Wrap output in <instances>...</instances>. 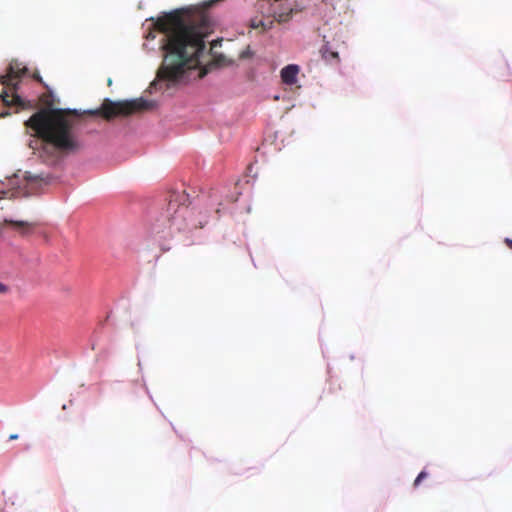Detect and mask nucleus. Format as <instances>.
<instances>
[{"mask_svg": "<svg viewBox=\"0 0 512 512\" xmlns=\"http://www.w3.org/2000/svg\"><path fill=\"white\" fill-rule=\"evenodd\" d=\"M157 31L164 34L162 48L165 56L157 77L175 82L182 77L185 69L196 68L204 55V38L213 31L209 15L201 10L177 9L157 18Z\"/></svg>", "mask_w": 512, "mask_h": 512, "instance_id": "obj_1", "label": "nucleus"}, {"mask_svg": "<svg viewBox=\"0 0 512 512\" xmlns=\"http://www.w3.org/2000/svg\"><path fill=\"white\" fill-rule=\"evenodd\" d=\"M45 104L28 120L25 126L31 135L41 141L39 157L47 164H56L63 156L76 154L83 148V143L76 131L75 116L77 110L53 108L52 104L41 99Z\"/></svg>", "mask_w": 512, "mask_h": 512, "instance_id": "obj_2", "label": "nucleus"}, {"mask_svg": "<svg viewBox=\"0 0 512 512\" xmlns=\"http://www.w3.org/2000/svg\"><path fill=\"white\" fill-rule=\"evenodd\" d=\"M187 200L188 195L184 191L173 192L170 195L165 217L171 237L188 234L204 225L202 217H199L200 213L190 208L186 204Z\"/></svg>", "mask_w": 512, "mask_h": 512, "instance_id": "obj_3", "label": "nucleus"}, {"mask_svg": "<svg viewBox=\"0 0 512 512\" xmlns=\"http://www.w3.org/2000/svg\"><path fill=\"white\" fill-rule=\"evenodd\" d=\"M152 106V102L143 98L123 101L105 99L99 109L89 110L86 113L89 115H100L106 120H111L117 116H129L147 111L151 109Z\"/></svg>", "mask_w": 512, "mask_h": 512, "instance_id": "obj_4", "label": "nucleus"}, {"mask_svg": "<svg viewBox=\"0 0 512 512\" xmlns=\"http://www.w3.org/2000/svg\"><path fill=\"white\" fill-rule=\"evenodd\" d=\"M27 68L21 67L19 63L12 62L9 64L7 72L4 75L0 76V82L4 87L12 88V94H9L7 91H3L1 95L3 102L10 106L16 105L20 107H24V101L20 98V96L16 93L17 85L22 79V77L26 74Z\"/></svg>", "mask_w": 512, "mask_h": 512, "instance_id": "obj_5", "label": "nucleus"}, {"mask_svg": "<svg viewBox=\"0 0 512 512\" xmlns=\"http://www.w3.org/2000/svg\"><path fill=\"white\" fill-rule=\"evenodd\" d=\"M299 70V66L295 64L285 66L281 70L282 82L287 85H294L297 82V75L299 73Z\"/></svg>", "mask_w": 512, "mask_h": 512, "instance_id": "obj_6", "label": "nucleus"}, {"mask_svg": "<svg viewBox=\"0 0 512 512\" xmlns=\"http://www.w3.org/2000/svg\"><path fill=\"white\" fill-rule=\"evenodd\" d=\"M4 222L13 226L16 230H18L22 235H28L32 232L34 227L36 226L35 222L29 221H14L11 219H5Z\"/></svg>", "mask_w": 512, "mask_h": 512, "instance_id": "obj_7", "label": "nucleus"}, {"mask_svg": "<svg viewBox=\"0 0 512 512\" xmlns=\"http://www.w3.org/2000/svg\"><path fill=\"white\" fill-rule=\"evenodd\" d=\"M251 27L254 29L262 28L263 31H265L268 27L265 25V23L262 21V19H252L251 20Z\"/></svg>", "mask_w": 512, "mask_h": 512, "instance_id": "obj_8", "label": "nucleus"}, {"mask_svg": "<svg viewBox=\"0 0 512 512\" xmlns=\"http://www.w3.org/2000/svg\"><path fill=\"white\" fill-rule=\"evenodd\" d=\"M428 477V473L426 471H421L418 476L416 477L413 486L418 487L420 483Z\"/></svg>", "mask_w": 512, "mask_h": 512, "instance_id": "obj_9", "label": "nucleus"}, {"mask_svg": "<svg viewBox=\"0 0 512 512\" xmlns=\"http://www.w3.org/2000/svg\"><path fill=\"white\" fill-rule=\"evenodd\" d=\"M252 56V52L250 50L249 47H247L245 50H243L240 54H239V58L240 59H246V58H249Z\"/></svg>", "mask_w": 512, "mask_h": 512, "instance_id": "obj_10", "label": "nucleus"}, {"mask_svg": "<svg viewBox=\"0 0 512 512\" xmlns=\"http://www.w3.org/2000/svg\"><path fill=\"white\" fill-rule=\"evenodd\" d=\"M215 63L218 65V66H225L227 65L228 63L226 62V59L224 56L220 55L218 57L215 58Z\"/></svg>", "mask_w": 512, "mask_h": 512, "instance_id": "obj_11", "label": "nucleus"}, {"mask_svg": "<svg viewBox=\"0 0 512 512\" xmlns=\"http://www.w3.org/2000/svg\"><path fill=\"white\" fill-rule=\"evenodd\" d=\"M8 291V287L0 282V294H4Z\"/></svg>", "mask_w": 512, "mask_h": 512, "instance_id": "obj_12", "label": "nucleus"}, {"mask_svg": "<svg viewBox=\"0 0 512 512\" xmlns=\"http://www.w3.org/2000/svg\"><path fill=\"white\" fill-rule=\"evenodd\" d=\"M505 244H506L510 249H512V240H511V239L506 238V239H505Z\"/></svg>", "mask_w": 512, "mask_h": 512, "instance_id": "obj_13", "label": "nucleus"}, {"mask_svg": "<svg viewBox=\"0 0 512 512\" xmlns=\"http://www.w3.org/2000/svg\"><path fill=\"white\" fill-rule=\"evenodd\" d=\"M218 0H211L208 3H205V8L211 7L214 3H216Z\"/></svg>", "mask_w": 512, "mask_h": 512, "instance_id": "obj_14", "label": "nucleus"}, {"mask_svg": "<svg viewBox=\"0 0 512 512\" xmlns=\"http://www.w3.org/2000/svg\"><path fill=\"white\" fill-rule=\"evenodd\" d=\"M16 439H18V435L17 434H11L9 436V440H16Z\"/></svg>", "mask_w": 512, "mask_h": 512, "instance_id": "obj_15", "label": "nucleus"}, {"mask_svg": "<svg viewBox=\"0 0 512 512\" xmlns=\"http://www.w3.org/2000/svg\"><path fill=\"white\" fill-rule=\"evenodd\" d=\"M34 78L39 81V82H42V78L40 77L39 74H34Z\"/></svg>", "mask_w": 512, "mask_h": 512, "instance_id": "obj_16", "label": "nucleus"}, {"mask_svg": "<svg viewBox=\"0 0 512 512\" xmlns=\"http://www.w3.org/2000/svg\"><path fill=\"white\" fill-rule=\"evenodd\" d=\"M332 56L333 57H338V54L337 53H332Z\"/></svg>", "mask_w": 512, "mask_h": 512, "instance_id": "obj_17", "label": "nucleus"}]
</instances>
